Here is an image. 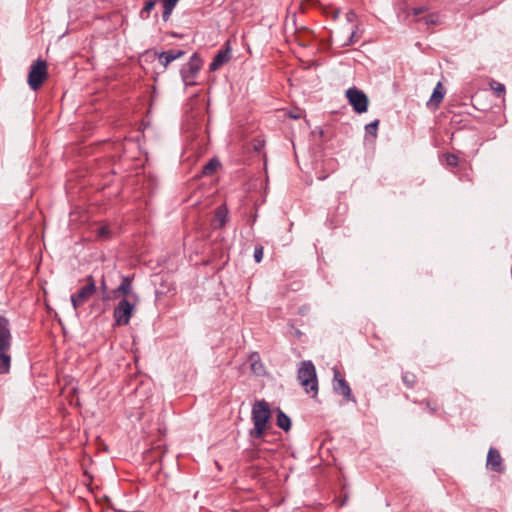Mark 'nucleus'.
<instances>
[{"label": "nucleus", "instance_id": "obj_11", "mask_svg": "<svg viewBox=\"0 0 512 512\" xmlns=\"http://www.w3.org/2000/svg\"><path fill=\"white\" fill-rule=\"evenodd\" d=\"M231 58V49L229 44L226 45L225 49H221L215 55L213 61L209 65L211 71L218 70L222 65L226 64Z\"/></svg>", "mask_w": 512, "mask_h": 512}, {"label": "nucleus", "instance_id": "obj_32", "mask_svg": "<svg viewBox=\"0 0 512 512\" xmlns=\"http://www.w3.org/2000/svg\"><path fill=\"white\" fill-rule=\"evenodd\" d=\"M88 219V216L86 213H82L81 215V221H86Z\"/></svg>", "mask_w": 512, "mask_h": 512}, {"label": "nucleus", "instance_id": "obj_1", "mask_svg": "<svg viewBox=\"0 0 512 512\" xmlns=\"http://www.w3.org/2000/svg\"><path fill=\"white\" fill-rule=\"evenodd\" d=\"M270 417L271 410L268 403L264 400L257 401L252 407L251 418L254 428L249 431V436L255 439L263 437Z\"/></svg>", "mask_w": 512, "mask_h": 512}, {"label": "nucleus", "instance_id": "obj_27", "mask_svg": "<svg viewBox=\"0 0 512 512\" xmlns=\"http://www.w3.org/2000/svg\"><path fill=\"white\" fill-rule=\"evenodd\" d=\"M357 28H358V26H355V29L351 32L349 39L347 40V42H345L343 44V46H345V47L350 46V45L356 43L360 39V36L357 34V31H356Z\"/></svg>", "mask_w": 512, "mask_h": 512}, {"label": "nucleus", "instance_id": "obj_21", "mask_svg": "<svg viewBox=\"0 0 512 512\" xmlns=\"http://www.w3.org/2000/svg\"><path fill=\"white\" fill-rule=\"evenodd\" d=\"M402 380L407 387L411 388L416 383V375L410 372H405L402 375Z\"/></svg>", "mask_w": 512, "mask_h": 512}, {"label": "nucleus", "instance_id": "obj_5", "mask_svg": "<svg viewBox=\"0 0 512 512\" xmlns=\"http://www.w3.org/2000/svg\"><path fill=\"white\" fill-rule=\"evenodd\" d=\"M202 59L198 53H193L189 61L180 69V75L185 86H193L196 84L195 78L202 68Z\"/></svg>", "mask_w": 512, "mask_h": 512}, {"label": "nucleus", "instance_id": "obj_9", "mask_svg": "<svg viewBox=\"0 0 512 512\" xmlns=\"http://www.w3.org/2000/svg\"><path fill=\"white\" fill-rule=\"evenodd\" d=\"M12 335L7 318L0 315V350H10Z\"/></svg>", "mask_w": 512, "mask_h": 512}, {"label": "nucleus", "instance_id": "obj_6", "mask_svg": "<svg viewBox=\"0 0 512 512\" xmlns=\"http://www.w3.org/2000/svg\"><path fill=\"white\" fill-rule=\"evenodd\" d=\"M135 310V305L126 298L119 301L113 311V317L117 326L128 325Z\"/></svg>", "mask_w": 512, "mask_h": 512}, {"label": "nucleus", "instance_id": "obj_7", "mask_svg": "<svg viewBox=\"0 0 512 512\" xmlns=\"http://www.w3.org/2000/svg\"><path fill=\"white\" fill-rule=\"evenodd\" d=\"M346 97L355 112L361 114L367 111L369 99L363 91L356 87L349 88L346 91Z\"/></svg>", "mask_w": 512, "mask_h": 512}, {"label": "nucleus", "instance_id": "obj_29", "mask_svg": "<svg viewBox=\"0 0 512 512\" xmlns=\"http://www.w3.org/2000/svg\"><path fill=\"white\" fill-rule=\"evenodd\" d=\"M355 18H356V13L354 11L350 10L346 13L347 21L352 22V21H354Z\"/></svg>", "mask_w": 512, "mask_h": 512}, {"label": "nucleus", "instance_id": "obj_3", "mask_svg": "<svg viewBox=\"0 0 512 512\" xmlns=\"http://www.w3.org/2000/svg\"><path fill=\"white\" fill-rule=\"evenodd\" d=\"M96 292V282L93 276L85 278L80 288L71 295L70 300L75 310L84 305Z\"/></svg>", "mask_w": 512, "mask_h": 512}, {"label": "nucleus", "instance_id": "obj_19", "mask_svg": "<svg viewBox=\"0 0 512 512\" xmlns=\"http://www.w3.org/2000/svg\"><path fill=\"white\" fill-rule=\"evenodd\" d=\"M132 291V279L129 276L122 278V281L117 288L116 292H121L124 295H129Z\"/></svg>", "mask_w": 512, "mask_h": 512}, {"label": "nucleus", "instance_id": "obj_38", "mask_svg": "<svg viewBox=\"0 0 512 512\" xmlns=\"http://www.w3.org/2000/svg\"><path fill=\"white\" fill-rule=\"evenodd\" d=\"M176 2H178V0H175Z\"/></svg>", "mask_w": 512, "mask_h": 512}, {"label": "nucleus", "instance_id": "obj_12", "mask_svg": "<svg viewBox=\"0 0 512 512\" xmlns=\"http://www.w3.org/2000/svg\"><path fill=\"white\" fill-rule=\"evenodd\" d=\"M185 55L183 50L170 49L159 54V62L166 68L172 61L177 60Z\"/></svg>", "mask_w": 512, "mask_h": 512}, {"label": "nucleus", "instance_id": "obj_10", "mask_svg": "<svg viewBox=\"0 0 512 512\" xmlns=\"http://www.w3.org/2000/svg\"><path fill=\"white\" fill-rule=\"evenodd\" d=\"M486 466L493 472H503L504 466L502 464V457L500 452L495 448H490L487 454Z\"/></svg>", "mask_w": 512, "mask_h": 512}, {"label": "nucleus", "instance_id": "obj_37", "mask_svg": "<svg viewBox=\"0 0 512 512\" xmlns=\"http://www.w3.org/2000/svg\"><path fill=\"white\" fill-rule=\"evenodd\" d=\"M232 512H237V511L233 510Z\"/></svg>", "mask_w": 512, "mask_h": 512}, {"label": "nucleus", "instance_id": "obj_2", "mask_svg": "<svg viewBox=\"0 0 512 512\" xmlns=\"http://www.w3.org/2000/svg\"><path fill=\"white\" fill-rule=\"evenodd\" d=\"M297 379L301 386L305 389L306 393L310 394L311 397L315 398L318 393V380L316 369L312 361L305 360L300 362Z\"/></svg>", "mask_w": 512, "mask_h": 512}, {"label": "nucleus", "instance_id": "obj_25", "mask_svg": "<svg viewBox=\"0 0 512 512\" xmlns=\"http://www.w3.org/2000/svg\"><path fill=\"white\" fill-rule=\"evenodd\" d=\"M445 161L447 165L456 167L458 165L459 159L455 154L447 153L445 154Z\"/></svg>", "mask_w": 512, "mask_h": 512}, {"label": "nucleus", "instance_id": "obj_30", "mask_svg": "<svg viewBox=\"0 0 512 512\" xmlns=\"http://www.w3.org/2000/svg\"><path fill=\"white\" fill-rule=\"evenodd\" d=\"M424 11H425V7H423V6L416 7V8L413 9V14L415 16H418V15L422 14Z\"/></svg>", "mask_w": 512, "mask_h": 512}, {"label": "nucleus", "instance_id": "obj_14", "mask_svg": "<svg viewBox=\"0 0 512 512\" xmlns=\"http://www.w3.org/2000/svg\"><path fill=\"white\" fill-rule=\"evenodd\" d=\"M228 221V209L225 205H220L215 210V222H217V227L222 228Z\"/></svg>", "mask_w": 512, "mask_h": 512}, {"label": "nucleus", "instance_id": "obj_20", "mask_svg": "<svg viewBox=\"0 0 512 512\" xmlns=\"http://www.w3.org/2000/svg\"><path fill=\"white\" fill-rule=\"evenodd\" d=\"M157 2H159V0L146 1L142 10L140 11V17L142 19H147L149 17V13L155 8Z\"/></svg>", "mask_w": 512, "mask_h": 512}, {"label": "nucleus", "instance_id": "obj_34", "mask_svg": "<svg viewBox=\"0 0 512 512\" xmlns=\"http://www.w3.org/2000/svg\"><path fill=\"white\" fill-rule=\"evenodd\" d=\"M251 367L254 371H256V368H258V365H257V363L254 362L251 364Z\"/></svg>", "mask_w": 512, "mask_h": 512}, {"label": "nucleus", "instance_id": "obj_22", "mask_svg": "<svg viewBox=\"0 0 512 512\" xmlns=\"http://www.w3.org/2000/svg\"><path fill=\"white\" fill-rule=\"evenodd\" d=\"M490 86L493 89V91L497 97H501L505 94V85L504 84L497 82V81H493L490 83Z\"/></svg>", "mask_w": 512, "mask_h": 512}, {"label": "nucleus", "instance_id": "obj_35", "mask_svg": "<svg viewBox=\"0 0 512 512\" xmlns=\"http://www.w3.org/2000/svg\"><path fill=\"white\" fill-rule=\"evenodd\" d=\"M70 217H71V221L75 220V218H73L74 217V213L73 212L70 213Z\"/></svg>", "mask_w": 512, "mask_h": 512}, {"label": "nucleus", "instance_id": "obj_4", "mask_svg": "<svg viewBox=\"0 0 512 512\" xmlns=\"http://www.w3.org/2000/svg\"><path fill=\"white\" fill-rule=\"evenodd\" d=\"M47 77V63L42 59H38L30 66L27 82L32 90L37 91L43 85Z\"/></svg>", "mask_w": 512, "mask_h": 512}, {"label": "nucleus", "instance_id": "obj_8", "mask_svg": "<svg viewBox=\"0 0 512 512\" xmlns=\"http://www.w3.org/2000/svg\"><path fill=\"white\" fill-rule=\"evenodd\" d=\"M333 390L339 395H342L347 401L356 402L355 397L352 394L349 383L341 376L337 368L333 369Z\"/></svg>", "mask_w": 512, "mask_h": 512}, {"label": "nucleus", "instance_id": "obj_13", "mask_svg": "<svg viewBox=\"0 0 512 512\" xmlns=\"http://www.w3.org/2000/svg\"><path fill=\"white\" fill-rule=\"evenodd\" d=\"M445 95V90L440 82L437 83L436 87L433 90V93L428 101V105L434 106L437 108L439 104L442 102Z\"/></svg>", "mask_w": 512, "mask_h": 512}, {"label": "nucleus", "instance_id": "obj_16", "mask_svg": "<svg viewBox=\"0 0 512 512\" xmlns=\"http://www.w3.org/2000/svg\"><path fill=\"white\" fill-rule=\"evenodd\" d=\"M277 426L284 431H289L291 428V419L282 410L278 409L277 412Z\"/></svg>", "mask_w": 512, "mask_h": 512}, {"label": "nucleus", "instance_id": "obj_17", "mask_svg": "<svg viewBox=\"0 0 512 512\" xmlns=\"http://www.w3.org/2000/svg\"><path fill=\"white\" fill-rule=\"evenodd\" d=\"M159 2L163 3V13L162 18L163 21H168L177 2L175 0H159Z\"/></svg>", "mask_w": 512, "mask_h": 512}, {"label": "nucleus", "instance_id": "obj_28", "mask_svg": "<svg viewBox=\"0 0 512 512\" xmlns=\"http://www.w3.org/2000/svg\"><path fill=\"white\" fill-rule=\"evenodd\" d=\"M111 235V230L108 225H103L98 228L97 230V236L102 238H107Z\"/></svg>", "mask_w": 512, "mask_h": 512}, {"label": "nucleus", "instance_id": "obj_23", "mask_svg": "<svg viewBox=\"0 0 512 512\" xmlns=\"http://www.w3.org/2000/svg\"><path fill=\"white\" fill-rule=\"evenodd\" d=\"M418 21H423L426 25H435L438 23L439 18L436 14H428L419 18Z\"/></svg>", "mask_w": 512, "mask_h": 512}, {"label": "nucleus", "instance_id": "obj_15", "mask_svg": "<svg viewBox=\"0 0 512 512\" xmlns=\"http://www.w3.org/2000/svg\"><path fill=\"white\" fill-rule=\"evenodd\" d=\"M11 356L9 350H0V374H7L10 371Z\"/></svg>", "mask_w": 512, "mask_h": 512}, {"label": "nucleus", "instance_id": "obj_18", "mask_svg": "<svg viewBox=\"0 0 512 512\" xmlns=\"http://www.w3.org/2000/svg\"><path fill=\"white\" fill-rule=\"evenodd\" d=\"M220 166V162L217 158H211L202 168V174L204 176H211L217 168Z\"/></svg>", "mask_w": 512, "mask_h": 512}, {"label": "nucleus", "instance_id": "obj_33", "mask_svg": "<svg viewBox=\"0 0 512 512\" xmlns=\"http://www.w3.org/2000/svg\"><path fill=\"white\" fill-rule=\"evenodd\" d=\"M251 367L254 371H256V368H258V365H257V363L254 362L251 364Z\"/></svg>", "mask_w": 512, "mask_h": 512}, {"label": "nucleus", "instance_id": "obj_36", "mask_svg": "<svg viewBox=\"0 0 512 512\" xmlns=\"http://www.w3.org/2000/svg\"><path fill=\"white\" fill-rule=\"evenodd\" d=\"M102 288H106L105 281L102 282Z\"/></svg>", "mask_w": 512, "mask_h": 512}, {"label": "nucleus", "instance_id": "obj_26", "mask_svg": "<svg viewBox=\"0 0 512 512\" xmlns=\"http://www.w3.org/2000/svg\"><path fill=\"white\" fill-rule=\"evenodd\" d=\"M254 259L256 263H259L262 261L264 256V248L261 245H256L254 249Z\"/></svg>", "mask_w": 512, "mask_h": 512}, {"label": "nucleus", "instance_id": "obj_24", "mask_svg": "<svg viewBox=\"0 0 512 512\" xmlns=\"http://www.w3.org/2000/svg\"><path fill=\"white\" fill-rule=\"evenodd\" d=\"M378 125H379V120L378 119H376L373 122L367 124L365 126L366 133L375 137L377 135Z\"/></svg>", "mask_w": 512, "mask_h": 512}, {"label": "nucleus", "instance_id": "obj_31", "mask_svg": "<svg viewBox=\"0 0 512 512\" xmlns=\"http://www.w3.org/2000/svg\"><path fill=\"white\" fill-rule=\"evenodd\" d=\"M289 116L293 119H299L301 117V115L299 113H290Z\"/></svg>", "mask_w": 512, "mask_h": 512}]
</instances>
